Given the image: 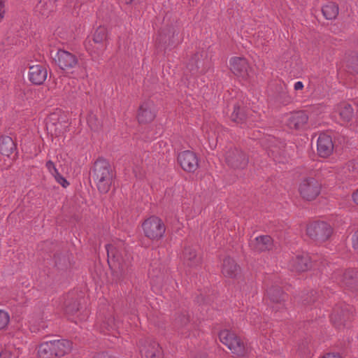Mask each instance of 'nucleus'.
Wrapping results in <instances>:
<instances>
[{
    "instance_id": "obj_1",
    "label": "nucleus",
    "mask_w": 358,
    "mask_h": 358,
    "mask_svg": "<svg viewBox=\"0 0 358 358\" xmlns=\"http://www.w3.org/2000/svg\"><path fill=\"white\" fill-rule=\"evenodd\" d=\"M229 68L243 85L247 86L254 78V71L247 59L242 57H232L229 61Z\"/></svg>"
},
{
    "instance_id": "obj_2",
    "label": "nucleus",
    "mask_w": 358,
    "mask_h": 358,
    "mask_svg": "<svg viewBox=\"0 0 358 358\" xmlns=\"http://www.w3.org/2000/svg\"><path fill=\"white\" fill-rule=\"evenodd\" d=\"M94 178L97 187L101 193H106L110 187L112 175L107 163L96 162L94 168Z\"/></svg>"
},
{
    "instance_id": "obj_3",
    "label": "nucleus",
    "mask_w": 358,
    "mask_h": 358,
    "mask_svg": "<svg viewBox=\"0 0 358 358\" xmlns=\"http://www.w3.org/2000/svg\"><path fill=\"white\" fill-rule=\"evenodd\" d=\"M108 255V262L110 267L114 270L123 271L128 266L130 257L127 255L123 256L124 252L120 250L114 244H108L106 246Z\"/></svg>"
},
{
    "instance_id": "obj_4",
    "label": "nucleus",
    "mask_w": 358,
    "mask_h": 358,
    "mask_svg": "<svg viewBox=\"0 0 358 358\" xmlns=\"http://www.w3.org/2000/svg\"><path fill=\"white\" fill-rule=\"evenodd\" d=\"M219 338L234 354L242 356L246 352L244 343L234 333L227 329L222 330L219 334Z\"/></svg>"
},
{
    "instance_id": "obj_5",
    "label": "nucleus",
    "mask_w": 358,
    "mask_h": 358,
    "mask_svg": "<svg viewBox=\"0 0 358 358\" xmlns=\"http://www.w3.org/2000/svg\"><path fill=\"white\" fill-rule=\"evenodd\" d=\"M143 229L145 235L150 239H159L165 232V226L162 220L152 216L145 220L143 224Z\"/></svg>"
},
{
    "instance_id": "obj_6",
    "label": "nucleus",
    "mask_w": 358,
    "mask_h": 358,
    "mask_svg": "<svg viewBox=\"0 0 358 358\" xmlns=\"http://www.w3.org/2000/svg\"><path fill=\"white\" fill-rule=\"evenodd\" d=\"M332 234L331 227L324 222H317L309 224L307 227V234L318 241H325Z\"/></svg>"
},
{
    "instance_id": "obj_7",
    "label": "nucleus",
    "mask_w": 358,
    "mask_h": 358,
    "mask_svg": "<svg viewBox=\"0 0 358 358\" xmlns=\"http://www.w3.org/2000/svg\"><path fill=\"white\" fill-rule=\"evenodd\" d=\"M320 188L321 185L315 178L308 177L301 181L299 190L303 198L313 200L320 194Z\"/></svg>"
},
{
    "instance_id": "obj_8",
    "label": "nucleus",
    "mask_w": 358,
    "mask_h": 358,
    "mask_svg": "<svg viewBox=\"0 0 358 358\" xmlns=\"http://www.w3.org/2000/svg\"><path fill=\"white\" fill-rule=\"evenodd\" d=\"M55 62L64 71H69L78 65V59L73 54L63 50H58L53 55Z\"/></svg>"
},
{
    "instance_id": "obj_9",
    "label": "nucleus",
    "mask_w": 358,
    "mask_h": 358,
    "mask_svg": "<svg viewBox=\"0 0 358 358\" xmlns=\"http://www.w3.org/2000/svg\"><path fill=\"white\" fill-rule=\"evenodd\" d=\"M138 348L141 354L146 358H163L162 348L155 341L141 339L138 342Z\"/></svg>"
},
{
    "instance_id": "obj_10",
    "label": "nucleus",
    "mask_w": 358,
    "mask_h": 358,
    "mask_svg": "<svg viewBox=\"0 0 358 358\" xmlns=\"http://www.w3.org/2000/svg\"><path fill=\"white\" fill-rule=\"evenodd\" d=\"M178 161L182 169L187 172H194L199 167V159L196 153L185 150L179 153Z\"/></svg>"
},
{
    "instance_id": "obj_11",
    "label": "nucleus",
    "mask_w": 358,
    "mask_h": 358,
    "mask_svg": "<svg viewBox=\"0 0 358 358\" xmlns=\"http://www.w3.org/2000/svg\"><path fill=\"white\" fill-rule=\"evenodd\" d=\"M226 163L234 169H244L247 166L248 159L241 150L234 149L226 153Z\"/></svg>"
},
{
    "instance_id": "obj_12",
    "label": "nucleus",
    "mask_w": 358,
    "mask_h": 358,
    "mask_svg": "<svg viewBox=\"0 0 358 358\" xmlns=\"http://www.w3.org/2000/svg\"><path fill=\"white\" fill-rule=\"evenodd\" d=\"M155 116L156 108L152 101H145L140 106L137 113V119L140 123H149L155 119Z\"/></svg>"
},
{
    "instance_id": "obj_13",
    "label": "nucleus",
    "mask_w": 358,
    "mask_h": 358,
    "mask_svg": "<svg viewBox=\"0 0 358 358\" xmlns=\"http://www.w3.org/2000/svg\"><path fill=\"white\" fill-rule=\"evenodd\" d=\"M308 117L303 111H296L287 115L286 123L290 129H301L307 124Z\"/></svg>"
},
{
    "instance_id": "obj_14",
    "label": "nucleus",
    "mask_w": 358,
    "mask_h": 358,
    "mask_svg": "<svg viewBox=\"0 0 358 358\" xmlns=\"http://www.w3.org/2000/svg\"><path fill=\"white\" fill-rule=\"evenodd\" d=\"M47 76V69L43 65L36 64L29 67L28 76L33 84H42L46 80Z\"/></svg>"
},
{
    "instance_id": "obj_15",
    "label": "nucleus",
    "mask_w": 358,
    "mask_h": 358,
    "mask_svg": "<svg viewBox=\"0 0 358 358\" xmlns=\"http://www.w3.org/2000/svg\"><path fill=\"white\" fill-rule=\"evenodd\" d=\"M334 150V144L330 136L322 134L317 139V152L322 157L329 156Z\"/></svg>"
},
{
    "instance_id": "obj_16",
    "label": "nucleus",
    "mask_w": 358,
    "mask_h": 358,
    "mask_svg": "<svg viewBox=\"0 0 358 358\" xmlns=\"http://www.w3.org/2000/svg\"><path fill=\"white\" fill-rule=\"evenodd\" d=\"M222 273L226 278H235L240 273V268L233 259L226 257L222 265Z\"/></svg>"
},
{
    "instance_id": "obj_17",
    "label": "nucleus",
    "mask_w": 358,
    "mask_h": 358,
    "mask_svg": "<svg viewBox=\"0 0 358 358\" xmlns=\"http://www.w3.org/2000/svg\"><path fill=\"white\" fill-rule=\"evenodd\" d=\"M290 266L296 271H304L310 266V257L306 253L298 254L290 262Z\"/></svg>"
},
{
    "instance_id": "obj_18",
    "label": "nucleus",
    "mask_w": 358,
    "mask_h": 358,
    "mask_svg": "<svg viewBox=\"0 0 358 358\" xmlns=\"http://www.w3.org/2000/svg\"><path fill=\"white\" fill-rule=\"evenodd\" d=\"M52 343L55 358L63 357L69 354L72 350V343L68 340H54L52 341Z\"/></svg>"
},
{
    "instance_id": "obj_19",
    "label": "nucleus",
    "mask_w": 358,
    "mask_h": 358,
    "mask_svg": "<svg viewBox=\"0 0 358 358\" xmlns=\"http://www.w3.org/2000/svg\"><path fill=\"white\" fill-rule=\"evenodd\" d=\"M273 241L269 236H260L256 237L250 243V246L253 250L257 251H264L271 248Z\"/></svg>"
},
{
    "instance_id": "obj_20",
    "label": "nucleus",
    "mask_w": 358,
    "mask_h": 358,
    "mask_svg": "<svg viewBox=\"0 0 358 358\" xmlns=\"http://www.w3.org/2000/svg\"><path fill=\"white\" fill-rule=\"evenodd\" d=\"M39 358H55L52 341L41 343L37 350Z\"/></svg>"
},
{
    "instance_id": "obj_21",
    "label": "nucleus",
    "mask_w": 358,
    "mask_h": 358,
    "mask_svg": "<svg viewBox=\"0 0 358 358\" xmlns=\"http://www.w3.org/2000/svg\"><path fill=\"white\" fill-rule=\"evenodd\" d=\"M15 150V145L9 136L0 138V152L6 156H10Z\"/></svg>"
},
{
    "instance_id": "obj_22",
    "label": "nucleus",
    "mask_w": 358,
    "mask_h": 358,
    "mask_svg": "<svg viewBox=\"0 0 358 358\" xmlns=\"http://www.w3.org/2000/svg\"><path fill=\"white\" fill-rule=\"evenodd\" d=\"M338 113L341 120L344 123L350 122L354 114L352 106L345 103H341L338 107Z\"/></svg>"
},
{
    "instance_id": "obj_23",
    "label": "nucleus",
    "mask_w": 358,
    "mask_h": 358,
    "mask_svg": "<svg viewBox=\"0 0 358 358\" xmlns=\"http://www.w3.org/2000/svg\"><path fill=\"white\" fill-rule=\"evenodd\" d=\"M55 8V0H39L36 5V12L43 16H47Z\"/></svg>"
},
{
    "instance_id": "obj_24",
    "label": "nucleus",
    "mask_w": 358,
    "mask_h": 358,
    "mask_svg": "<svg viewBox=\"0 0 358 358\" xmlns=\"http://www.w3.org/2000/svg\"><path fill=\"white\" fill-rule=\"evenodd\" d=\"M118 323L115 321V317L112 313H108L101 318V328L106 330H113L118 328Z\"/></svg>"
},
{
    "instance_id": "obj_25",
    "label": "nucleus",
    "mask_w": 358,
    "mask_h": 358,
    "mask_svg": "<svg viewBox=\"0 0 358 358\" xmlns=\"http://www.w3.org/2000/svg\"><path fill=\"white\" fill-rule=\"evenodd\" d=\"M322 13L327 20L334 19L338 13V7L336 3L329 2L323 6Z\"/></svg>"
},
{
    "instance_id": "obj_26",
    "label": "nucleus",
    "mask_w": 358,
    "mask_h": 358,
    "mask_svg": "<svg viewBox=\"0 0 358 358\" xmlns=\"http://www.w3.org/2000/svg\"><path fill=\"white\" fill-rule=\"evenodd\" d=\"M230 117L232 121L238 123H242L247 120L244 108H241L238 105L234 106Z\"/></svg>"
},
{
    "instance_id": "obj_27",
    "label": "nucleus",
    "mask_w": 358,
    "mask_h": 358,
    "mask_svg": "<svg viewBox=\"0 0 358 358\" xmlns=\"http://www.w3.org/2000/svg\"><path fill=\"white\" fill-rule=\"evenodd\" d=\"M184 259L188 266H192L199 262V258H197L196 252L192 248H187L184 250Z\"/></svg>"
},
{
    "instance_id": "obj_28",
    "label": "nucleus",
    "mask_w": 358,
    "mask_h": 358,
    "mask_svg": "<svg viewBox=\"0 0 358 358\" xmlns=\"http://www.w3.org/2000/svg\"><path fill=\"white\" fill-rule=\"evenodd\" d=\"M106 29L100 27L96 29L93 35V41L99 45L102 44L106 39Z\"/></svg>"
},
{
    "instance_id": "obj_29",
    "label": "nucleus",
    "mask_w": 358,
    "mask_h": 358,
    "mask_svg": "<svg viewBox=\"0 0 358 358\" xmlns=\"http://www.w3.org/2000/svg\"><path fill=\"white\" fill-rule=\"evenodd\" d=\"M203 132L204 133V136L209 141V143L211 148L216 146V140L217 136L215 131H208L207 127L203 128Z\"/></svg>"
},
{
    "instance_id": "obj_30",
    "label": "nucleus",
    "mask_w": 358,
    "mask_h": 358,
    "mask_svg": "<svg viewBox=\"0 0 358 358\" xmlns=\"http://www.w3.org/2000/svg\"><path fill=\"white\" fill-rule=\"evenodd\" d=\"M10 322V315L4 310H0V330L7 327Z\"/></svg>"
},
{
    "instance_id": "obj_31",
    "label": "nucleus",
    "mask_w": 358,
    "mask_h": 358,
    "mask_svg": "<svg viewBox=\"0 0 358 358\" xmlns=\"http://www.w3.org/2000/svg\"><path fill=\"white\" fill-rule=\"evenodd\" d=\"M15 350L14 346L12 345L5 346L0 352V358H12V355Z\"/></svg>"
},
{
    "instance_id": "obj_32",
    "label": "nucleus",
    "mask_w": 358,
    "mask_h": 358,
    "mask_svg": "<svg viewBox=\"0 0 358 358\" xmlns=\"http://www.w3.org/2000/svg\"><path fill=\"white\" fill-rule=\"evenodd\" d=\"M282 294L281 289L279 288H271L268 290H267V295L268 296L275 302H278L279 299L278 296H280Z\"/></svg>"
},
{
    "instance_id": "obj_33",
    "label": "nucleus",
    "mask_w": 358,
    "mask_h": 358,
    "mask_svg": "<svg viewBox=\"0 0 358 358\" xmlns=\"http://www.w3.org/2000/svg\"><path fill=\"white\" fill-rule=\"evenodd\" d=\"M46 168L48 169V171L51 173V175H52L53 176H55L59 173L55 167V164L52 161L47 162Z\"/></svg>"
},
{
    "instance_id": "obj_34",
    "label": "nucleus",
    "mask_w": 358,
    "mask_h": 358,
    "mask_svg": "<svg viewBox=\"0 0 358 358\" xmlns=\"http://www.w3.org/2000/svg\"><path fill=\"white\" fill-rule=\"evenodd\" d=\"M55 180L60 184L63 187H66L69 183L68 181L62 176L59 173L54 176Z\"/></svg>"
},
{
    "instance_id": "obj_35",
    "label": "nucleus",
    "mask_w": 358,
    "mask_h": 358,
    "mask_svg": "<svg viewBox=\"0 0 358 358\" xmlns=\"http://www.w3.org/2000/svg\"><path fill=\"white\" fill-rule=\"evenodd\" d=\"M95 117L94 115H90L87 119V123L90 128L93 130H96L98 129L99 124L94 122L95 120Z\"/></svg>"
},
{
    "instance_id": "obj_36",
    "label": "nucleus",
    "mask_w": 358,
    "mask_h": 358,
    "mask_svg": "<svg viewBox=\"0 0 358 358\" xmlns=\"http://www.w3.org/2000/svg\"><path fill=\"white\" fill-rule=\"evenodd\" d=\"M62 82H67V83H68V86L64 85V88L76 87V80L75 79L64 78L62 79Z\"/></svg>"
},
{
    "instance_id": "obj_37",
    "label": "nucleus",
    "mask_w": 358,
    "mask_h": 358,
    "mask_svg": "<svg viewBox=\"0 0 358 358\" xmlns=\"http://www.w3.org/2000/svg\"><path fill=\"white\" fill-rule=\"evenodd\" d=\"M78 310L77 305L74 303L73 307L71 308L69 305H66L65 312L66 314H73L75 310Z\"/></svg>"
},
{
    "instance_id": "obj_38",
    "label": "nucleus",
    "mask_w": 358,
    "mask_h": 358,
    "mask_svg": "<svg viewBox=\"0 0 358 358\" xmlns=\"http://www.w3.org/2000/svg\"><path fill=\"white\" fill-rule=\"evenodd\" d=\"M352 245L355 250L358 251V231L354 234L352 237Z\"/></svg>"
},
{
    "instance_id": "obj_39",
    "label": "nucleus",
    "mask_w": 358,
    "mask_h": 358,
    "mask_svg": "<svg viewBox=\"0 0 358 358\" xmlns=\"http://www.w3.org/2000/svg\"><path fill=\"white\" fill-rule=\"evenodd\" d=\"M303 87V84L301 81H297L294 83V90H302Z\"/></svg>"
},
{
    "instance_id": "obj_40",
    "label": "nucleus",
    "mask_w": 358,
    "mask_h": 358,
    "mask_svg": "<svg viewBox=\"0 0 358 358\" xmlns=\"http://www.w3.org/2000/svg\"><path fill=\"white\" fill-rule=\"evenodd\" d=\"M3 15H4L3 5L1 1L0 0V20H1L3 19Z\"/></svg>"
},
{
    "instance_id": "obj_41",
    "label": "nucleus",
    "mask_w": 358,
    "mask_h": 358,
    "mask_svg": "<svg viewBox=\"0 0 358 358\" xmlns=\"http://www.w3.org/2000/svg\"><path fill=\"white\" fill-rule=\"evenodd\" d=\"M352 199L358 205V189L353 193Z\"/></svg>"
},
{
    "instance_id": "obj_42",
    "label": "nucleus",
    "mask_w": 358,
    "mask_h": 358,
    "mask_svg": "<svg viewBox=\"0 0 358 358\" xmlns=\"http://www.w3.org/2000/svg\"><path fill=\"white\" fill-rule=\"evenodd\" d=\"M331 320L338 327L339 324H336V319L334 315L331 316Z\"/></svg>"
},
{
    "instance_id": "obj_43",
    "label": "nucleus",
    "mask_w": 358,
    "mask_h": 358,
    "mask_svg": "<svg viewBox=\"0 0 358 358\" xmlns=\"http://www.w3.org/2000/svg\"><path fill=\"white\" fill-rule=\"evenodd\" d=\"M352 171H356V170L358 169V164H353L352 165Z\"/></svg>"
},
{
    "instance_id": "obj_44",
    "label": "nucleus",
    "mask_w": 358,
    "mask_h": 358,
    "mask_svg": "<svg viewBox=\"0 0 358 358\" xmlns=\"http://www.w3.org/2000/svg\"><path fill=\"white\" fill-rule=\"evenodd\" d=\"M343 320H344V316L343 317H341L339 320L341 322Z\"/></svg>"
},
{
    "instance_id": "obj_45",
    "label": "nucleus",
    "mask_w": 358,
    "mask_h": 358,
    "mask_svg": "<svg viewBox=\"0 0 358 358\" xmlns=\"http://www.w3.org/2000/svg\"><path fill=\"white\" fill-rule=\"evenodd\" d=\"M127 3L131 2L132 0H126Z\"/></svg>"
},
{
    "instance_id": "obj_46",
    "label": "nucleus",
    "mask_w": 358,
    "mask_h": 358,
    "mask_svg": "<svg viewBox=\"0 0 358 358\" xmlns=\"http://www.w3.org/2000/svg\"><path fill=\"white\" fill-rule=\"evenodd\" d=\"M271 152H274L275 151L271 149Z\"/></svg>"
},
{
    "instance_id": "obj_47",
    "label": "nucleus",
    "mask_w": 358,
    "mask_h": 358,
    "mask_svg": "<svg viewBox=\"0 0 358 358\" xmlns=\"http://www.w3.org/2000/svg\"><path fill=\"white\" fill-rule=\"evenodd\" d=\"M345 280V277H343V278L342 279V280H343V281H344Z\"/></svg>"
},
{
    "instance_id": "obj_48",
    "label": "nucleus",
    "mask_w": 358,
    "mask_h": 358,
    "mask_svg": "<svg viewBox=\"0 0 358 358\" xmlns=\"http://www.w3.org/2000/svg\"><path fill=\"white\" fill-rule=\"evenodd\" d=\"M107 358H114V357H108Z\"/></svg>"
},
{
    "instance_id": "obj_49",
    "label": "nucleus",
    "mask_w": 358,
    "mask_h": 358,
    "mask_svg": "<svg viewBox=\"0 0 358 358\" xmlns=\"http://www.w3.org/2000/svg\"><path fill=\"white\" fill-rule=\"evenodd\" d=\"M357 176H358V173H357Z\"/></svg>"
}]
</instances>
